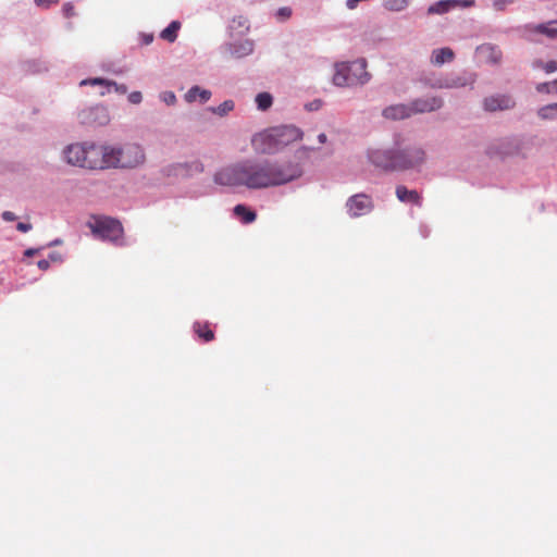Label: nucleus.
Returning <instances> with one entry per match:
<instances>
[{
  "label": "nucleus",
  "mask_w": 557,
  "mask_h": 557,
  "mask_svg": "<svg viewBox=\"0 0 557 557\" xmlns=\"http://www.w3.org/2000/svg\"><path fill=\"white\" fill-rule=\"evenodd\" d=\"M309 148L302 147L296 152L295 160L284 162H239L220 170L215 173L214 181L224 186L243 185L250 189L285 185L302 176V162L309 157Z\"/></svg>",
  "instance_id": "nucleus-1"
},
{
  "label": "nucleus",
  "mask_w": 557,
  "mask_h": 557,
  "mask_svg": "<svg viewBox=\"0 0 557 557\" xmlns=\"http://www.w3.org/2000/svg\"><path fill=\"white\" fill-rule=\"evenodd\" d=\"M100 170L133 169L145 161L143 148L136 144H126L122 147L100 146Z\"/></svg>",
  "instance_id": "nucleus-2"
},
{
  "label": "nucleus",
  "mask_w": 557,
  "mask_h": 557,
  "mask_svg": "<svg viewBox=\"0 0 557 557\" xmlns=\"http://www.w3.org/2000/svg\"><path fill=\"white\" fill-rule=\"evenodd\" d=\"M370 79L366 60L341 62L335 65L333 83L338 87L363 85Z\"/></svg>",
  "instance_id": "nucleus-3"
},
{
  "label": "nucleus",
  "mask_w": 557,
  "mask_h": 557,
  "mask_svg": "<svg viewBox=\"0 0 557 557\" xmlns=\"http://www.w3.org/2000/svg\"><path fill=\"white\" fill-rule=\"evenodd\" d=\"M100 146L95 144H73L64 149L69 164L89 170H100Z\"/></svg>",
  "instance_id": "nucleus-4"
},
{
  "label": "nucleus",
  "mask_w": 557,
  "mask_h": 557,
  "mask_svg": "<svg viewBox=\"0 0 557 557\" xmlns=\"http://www.w3.org/2000/svg\"><path fill=\"white\" fill-rule=\"evenodd\" d=\"M88 226L97 237L121 244L124 230L120 221L109 216H98L92 222H88Z\"/></svg>",
  "instance_id": "nucleus-5"
},
{
  "label": "nucleus",
  "mask_w": 557,
  "mask_h": 557,
  "mask_svg": "<svg viewBox=\"0 0 557 557\" xmlns=\"http://www.w3.org/2000/svg\"><path fill=\"white\" fill-rule=\"evenodd\" d=\"M395 161L398 163H404L399 168L395 169V171H404L408 169L416 168L423 163L425 153L419 147H408L405 149H394Z\"/></svg>",
  "instance_id": "nucleus-6"
},
{
  "label": "nucleus",
  "mask_w": 557,
  "mask_h": 557,
  "mask_svg": "<svg viewBox=\"0 0 557 557\" xmlns=\"http://www.w3.org/2000/svg\"><path fill=\"white\" fill-rule=\"evenodd\" d=\"M374 208L372 198L367 194H356L346 201V209L350 218H360L370 213Z\"/></svg>",
  "instance_id": "nucleus-7"
},
{
  "label": "nucleus",
  "mask_w": 557,
  "mask_h": 557,
  "mask_svg": "<svg viewBox=\"0 0 557 557\" xmlns=\"http://www.w3.org/2000/svg\"><path fill=\"white\" fill-rule=\"evenodd\" d=\"M369 161L383 171H395L404 165L395 161L394 149H373L368 152Z\"/></svg>",
  "instance_id": "nucleus-8"
},
{
  "label": "nucleus",
  "mask_w": 557,
  "mask_h": 557,
  "mask_svg": "<svg viewBox=\"0 0 557 557\" xmlns=\"http://www.w3.org/2000/svg\"><path fill=\"white\" fill-rule=\"evenodd\" d=\"M270 131L272 133V138H274L278 146V149H282L285 146L299 140L302 137V132L292 125L274 127Z\"/></svg>",
  "instance_id": "nucleus-9"
},
{
  "label": "nucleus",
  "mask_w": 557,
  "mask_h": 557,
  "mask_svg": "<svg viewBox=\"0 0 557 557\" xmlns=\"http://www.w3.org/2000/svg\"><path fill=\"white\" fill-rule=\"evenodd\" d=\"M251 145L255 151L263 154H271L280 150L270 129L255 135Z\"/></svg>",
  "instance_id": "nucleus-10"
},
{
  "label": "nucleus",
  "mask_w": 557,
  "mask_h": 557,
  "mask_svg": "<svg viewBox=\"0 0 557 557\" xmlns=\"http://www.w3.org/2000/svg\"><path fill=\"white\" fill-rule=\"evenodd\" d=\"M516 102L509 95H495L486 97L483 101L484 109L488 112L510 110Z\"/></svg>",
  "instance_id": "nucleus-11"
},
{
  "label": "nucleus",
  "mask_w": 557,
  "mask_h": 557,
  "mask_svg": "<svg viewBox=\"0 0 557 557\" xmlns=\"http://www.w3.org/2000/svg\"><path fill=\"white\" fill-rule=\"evenodd\" d=\"M443 106V100L438 97H428L425 99H416L409 107L412 110V114L432 112L440 109Z\"/></svg>",
  "instance_id": "nucleus-12"
},
{
  "label": "nucleus",
  "mask_w": 557,
  "mask_h": 557,
  "mask_svg": "<svg viewBox=\"0 0 557 557\" xmlns=\"http://www.w3.org/2000/svg\"><path fill=\"white\" fill-rule=\"evenodd\" d=\"M476 53L481 60L487 63L497 64L502 60V51L498 47L491 44H484L476 48Z\"/></svg>",
  "instance_id": "nucleus-13"
},
{
  "label": "nucleus",
  "mask_w": 557,
  "mask_h": 557,
  "mask_svg": "<svg viewBox=\"0 0 557 557\" xmlns=\"http://www.w3.org/2000/svg\"><path fill=\"white\" fill-rule=\"evenodd\" d=\"M383 115L391 120H401L412 115V110L407 104H394L383 110Z\"/></svg>",
  "instance_id": "nucleus-14"
},
{
  "label": "nucleus",
  "mask_w": 557,
  "mask_h": 557,
  "mask_svg": "<svg viewBox=\"0 0 557 557\" xmlns=\"http://www.w3.org/2000/svg\"><path fill=\"white\" fill-rule=\"evenodd\" d=\"M396 197L401 202L413 203L419 207L422 205L421 195L417 190H410L404 185H398L396 187Z\"/></svg>",
  "instance_id": "nucleus-15"
},
{
  "label": "nucleus",
  "mask_w": 557,
  "mask_h": 557,
  "mask_svg": "<svg viewBox=\"0 0 557 557\" xmlns=\"http://www.w3.org/2000/svg\"><path fill=\"white\" fill-rule=\"evenodd\" d=\"M455 53L450 48H441L432 52L431 63L434 65H442L446 62H451Z\"/></svg>",
  "instance_id": "nucleus-16"
},
{
  "label": "nucleus",
  "mask_w": 557,
  "mask_h": 557,
  "mask_svg": "<svg viewBox=\"0 0 557 557\" xmlns=\"http://www.w3.org/2000/svg\"><path fill=\"white\" fill-rule=\"evenodd\" d=\"M198 98L200 102L205 103L211 98V91L207 89H201L198 86H194L185 94V100L187 102H194Z\"/></svg>",
  "instance_id": "nucleus-17"
},
{
  "label": "nucleus",
  "mask_w": 557,
  "mask_h": 557,
  "mask_svg": "<svg viewBox=\"0 0 557 557\" xmlns=\"http://www.w3.org/2000/svg\"><path fill=\"white\" fill-rule=\"evenodd\" d=\"M173 170L175 175H189L194 172H202L203 165L199 161H193L191 163H178Z\"/></svg>",
  "instance_id": "nucleus-18"
},
{
  "label": "nucleus",
  "mask_w": 557,
  "mask_h": 557,
  "mask_svg": "<svg viewBox=\"0 0 557 557\" xmlns=\"http://www.w3.org/2000/svg\"><path fill=\"white\" fill-rule=\"evenodd\" d=\"M193 330L197 336L206 343L214 339V332L210 329L207 322H195Z\"/></svg>",
  "instance_id": "nucleus-19"
},
{
  "label": "nucleus",
  "mask_w": 557,
  "mask_h": 557,
  "mask_svg": "<svg viewBox=\"0 0 557 557\" xmlns=\"http://www.w3.org/2000/svg\"><path fill=\"white\" fill-rule=\"evenodd\" d=\"M458 3V0H441L429 7L428 14H444Z\"/></svg>",
  "instance_id": "nucleus-20"
},
{
  "label": "nucleus",
  "mask_w": 557,
  "mask_h": 557,
  "mask_svg": "<svg viewBox=\"0 0 557 557\" xmlns=\"http://www.w3.org/2000/svg\"><path fill=\"white\" fill-rule=\"evenodd\" d=\"M234 214L239 218L244 223L248 224L256 220L257 214L255 211L248 209L244 205H237L234 208Z\"/></svg>",
  "instance_id": "nucleus-21"
},
{
  "label": "nucleus",
  "mask_w": 557,
  "mask_h": 557,
  "mask_svg": "<svg viewBox=\"0 0 557 557\" xmlns=\"http://www.w3.org/2000/svg\"><path fill=\"white\" fill-rule=\"evenodd\" d=\"M532 30L554 39L557 37V21L548 22L546 24H539L534 26Z\"/></svg>",
  "instance_id": "nucleus-22"
},
{
  "label": "nucleus",
  "mask_w": 557,
  "mask_h": 557,
  "mask_svg": "<svg viewBox=\"0 0 557 557\" xmlns=\"http://www.w3.org/2000/svg\"><path fill=\"white\" fill-rule=\"evenodd\" d=\"M180 28H181V23L177 21H173L172 23H170V25L166 28H164L161 32L160 37L163 40L173 42L177 38V32Z\"/></svg>",
  "instance_id": "nucleus-23"
},
{
  "label": "nucleus",
  "mask_w": 557,
  "mask_h": 557,
  "mask_svg": "<svg viewBox=\"0 0 557 557\" xmlns=\"http://www.w3.org/2000/svg\"><path fill=\"white\" fill-rule=\"evenodd\" d=\"M81 84L82 85H87V84H90V85H106L108 87L113 86L115 88V90L117 92H120V94H125L127 91L126 86H124V85L119 86L116 83L111 82V81H107V79H103V78L85 79Z\"/></svg>",
  "instance_id": "nucleus-24"
},
{
  "label": "nucleus",
  "mask_w": 557,
  "mask_h": 557,
  "mask_svg": "<svg viewBox=\"0 0 557 557\" xmlns=\"http://www.w3.org/2000/svg\"><path fill=\"white\" fill-rule=\"evenodd\" d=\"M537 115L542 120H554L557 119V102L544 106L539 109Z\"/></svg>",
  "instance_id": "nucleus-25"
},
{
  "label": "nucleus",
  "mask_w": 557,
  "mask_h": 557,
  "mask_svg": "<svg viewBox=\"0 0 557 557\" xmlns=\"http://www.w3.org/2000/svg\"><path fill=\"white\" fill-rule=\"evenodd\" d=\"M256 103L259 110L265 111L272 106L273 98L269 92H260L256 97Z\"/></svg>",
  "instance_id": "nucleus-26"
},
{
  "label": "nucleus",
  "mask_w": 557,
  "mask_h": 557,
  "mask_svg": "<svg viewBox=\"0 0 557 557\" xmlns=\"http://www.w3.org/2000/svg\"><path fill=\"white\" fill-rule=\"evenodd\" d=\"M408 5V0H384V7L389 11H403Z\"/></svg>",
  "instance_id": "nucleus-27"
},
{
  "label": "nucleus",
  "mask_w": 557,
  "mask_h": 557,
  "mask_svg": "<svg viewBox=\"0 0 557 557\" xmlns=\"http://www.w3.org/2000/svg\"><path fill=\"white\" fill-rule=\"evenodd\" d=\"M234 107L235 104L233 100H225L223 103H221L216 108H212L211 110L213 113L223 116L226 115L228 112L233 111Z\"/></svg>",
  "instance_id": "nucleus-28"
},
{
  "label": "nucleus",
  "mask_w": 557,
  "mask_h": 557,
  "mask_svg": "<svg viewBox=\"0 0 557 557\" xmlns=\"http://www.w3.org/2000/svg\"><path fill=\"white\" fill-rule=\"evenodd\" d=\"M231 28L237 29L240 33L244 30H248L249 24H248L247 17H245V16L234 17L232 20Z\"/></svg>",
  "instance_id": "nucleus-29"
},
{
  "label": "nucleus",
  "mask_w": 557,
  "mask_h": 557,
  "mask_svg": "<svg viewBox=\"0 0 557 557\" xmlns=\"http://www.w3.org/2000/svg\"><path fill=\"white\" fill-rule=\"evenodd\" d=\"M534 67H542L546 73H553L557 71V62L548 61L546 63H543L542 61H535Z\"/></svg>",
  "instance_id": "nucleus-30"
},
{
  "label": "nucleus",
  "mask_w": 557,
  "mask_h": 557,
  "mask_svg": "<svg viewBox=\"0 0 557 557\" xmlns=\"http://www.w3.org/2000/svg\"><path fill=\"white\" fill-rule=\"evenodd\" d=\"M240 49L242 51H235V53L237 54V57H242V55H246V54H249L252 52V42L249 41V40H245L242 45H240Z\"/></svg>",
  "instance_id": "nucleus-31"
},
{
  "label": "nucleus",
  "mask_w": 557,
  "mask_h": 557,
  "mask_svg": "<svg viewBox=\"0 0 557 557\" xmlns=\"http://www.w3.org/2000/svg\"><path fill=\"white\" fill-rule=\"evenodd\" d=\"M62 13H63L64 17H66V18L73 17L75 15V8H74L73 3H71V2L64 3L62 7Z\"/></svg>",
  "instance_id": "nucleus-32"
},
{
  "label": "nucleus",
  "mask_w": 557,
  "mask_h": 557,
  "mask_svg": "<svg viewBox=\"0 0 557 557\" xmlns=\"http://www.w3.org/2000/svg\"><path fill=\"white\" fill-rule=\"evenodd\" d=\"M161 99L168 104V106H172L176 102V96L174 92L172 91H164L162 95H161Z\"/></svg>",
  "instance_id": "nucleus-33"
},
{
  "label": "nucleus",
  "mask_w": 557,
  "mask_h": 557,
  "mask_svg": "<svg viewBox=\"0 0 557 557\" xmlns=\"http://www.w3.org/2000/svg\"><path fill=\"white\" fill-rule=\"evenodd\" d=\"M276 16L283 21L288 20L292 16V9L288 7L280 8Z\"/></svg>",
  "instance_id": "nucleus-34"
},
{
  "label": "nucleus",
  "mask_w": 557,
  "mask_h": 557,
  "mask_svg": "<svg viewBox=\"0 0 557 557\" xmlns=\"http://www.w3.org/2000/svg\"><path fill=\"white\" fill-rule=\"evenodd\" d=\"M60 0H34L35 4L39 8H44V9H47L49 8L51 4H57L59 3Z\"/></svg>",
  "instance_id": "nucleus-35"
},
{
  "label": "nucleus",
  "mask_w": 557,
  "mask_h": 557,
  "mask_svg": "<svg viewBox=\"0 0 557 557\" xmlns=\"http://www.w3.org/2000/svg\"><path fill=\"white\" fill-rule=\"evenodd\" d=\"M128 100L131 103L138 104L143 100V96L140 91H133L128 95Z\"/></svg>",
  "instance_id": "nucleus-36"
},
{
  "label": "nucleus",
  "mask_w": 557,
  "mask_h": 557,
  "mask_svg": "<svg viewBox=\"0 0 557 557\" xmlns=\"http://www.w3.org/2000/svg\"><path fill=\"white\" fill-rule=\"evenodd\" d=\"M539 92H552L553 86L549 83H541L536 86Z\"/></svg>",
  "instance_id": "nucleus-37"
},
{
  "label": "nucleus",
  "mask_w": 557,
  "mask_h": 557,
  "mask_svg": "<svg viewBox=\"0 0 557 557\" xmlns=\"http://www.w3.org/2000/svg\"><path fill=\"white\" fill-rule=\"evenodd\" d=\"M513 0H495L494 1V8L496 10H504V8L506 7V4L508 3H512Z\"/></svg>",
  "instance_id": "nucleus-38"
},
{
  "label": "nucleus",
  "mask_w": 557,
  "mask_h": 557,
  "mask_svg": "<svg viewBox=\"0 0 557 557\" xmlns=\"http://www.w3.org/2000/svg\"><path fill=\"white\" fill-rule=\"evenodd\" d=\"M2 219H3L4 221H7V222H13V221H15L17 218H16V215H15L13 212H11V211H4V212H2Z\"/></svg>",
  "instance_id": "nucleus-39"
},
{
  "label": "nucleus",
  "mask_w": 557,
  "mask_h": 557,
  "mask_svg": "<svg viewBox=\"0 0 557 557\" xmlns=\"http://www.w3.org/2000/svg\"><path fill=\"white\" fill-rule=\"evenodd\" d=\"M16 228L20 232L26 233L32 228V225L29 223L18 222Z\"/></svg>",
  "instance_id": "nucleus-40"
},
{
  "label": "nucleus",
  "mask_w": 557,
  "mask_h": 557,
  "mask_svg": "<svg viewBox=\"0 0 557 557\" xmlns=\"http://www.w3.org/2000/svg\"><path fill=\"white\" fill-rule=\"evenodd\" d=\"M37 265H38V268H39L40 270L46 271V270H48V269H49L50 263H49V261H48V260L42 259V260H39V261H38Z\"/></svg>",
  "instance_id": "nucleus-41"
},
{
  "label": "nucleus",
  "mask_w": 557,
  "mask_h": 557,
  "mask_svg": "<svg viewBox=\"0 0 557 557\" xmlns=\"http://www.w3.org/2000/svg\"><path fill=\"white\" fill-rule=\"evenodd\" d=\"M322 102L320 100H315L307 106L308 110L313 111L318 110L321 107Z\"/></svg>",
  "instance_id": "nucleus-42"
},
{
  "label": "nucleus",
  "mask_w": 557,
  "mask_h": 557,
  "mask_svg": "<svg viewBox=\"0 0 557 557\" xmlns=\"http://www.w3.org/2000/svg\"><path fill=\"white\" fill-rule=\"evenodd\" d=\"M153 40V36L150 34V35H144V44L145 45H149L151 44Z\"/></svg>",
  "instance_id": "nucleus-43"
},
{
  "label": "nucleus",
  "mask_w": 557,
  "mask_h": 557,
  "mask_svg": "<svg viewBox=\"0 0 557 557\" xmlns=\"http://www.w3.org/2000/svg\"><path fill=\"white\" fill-rule=\"evenodd\" d=\"M36 252H37V250H36V249H34V248H29V249H27V250L25 251V256H26V257H32V256H34Z\"/></svg>",
  "instance_id": "nucleus-44"
},
{
  "label": "nucleus",
  "mask_w": 557,
  "mask_h": 557,
  "mask_svg": "<svg viewBox=\"0 0 557 557\" xmlns=\"http://www.w3.org/2000/svg\"><path fill=\"white\" fill-rule=\"evenodd\" d=\"M318 140L320 144H324L326 141V135L324 133L320 134Z\"/></svg>",
  "instance_id": "nucleus-45"
},
{
  "label": "nucleus",
  "mask_w": 557,
  "mask_h": 557,
  "mask_svg": "<svg viewBox=\"0 0 557 557\" xmlns=\"http://www.w3.org/2000/svg\"><path fill=\"white\" fill-rule=\"evenodd\" d=\"M553 86V92L557 94V79L552 83Z\"/></svg>",
  "instance_id": "nucleus-46"
},
{
  "label": "nucleus",
  "mask_w": 557,
  "mask_h": 557,
  "mask_svg": "<svg viewBox=\"0 0 557 557\" xmlns=\"http://www.w3.org/2000/svg\"><path fill=\"white\" fill-rule=\"evenodd\" d=\"M472 3H473V1H472V0H467V1H465L462 4H463L465 7H470V5H472Z\"/></svg>",
  "instance_id": "nucleus-47"
},
{
  "label": "nucleus",
  "mask_w": 557,
  "mask_h": 557,
  "mask_svg": "<svg viewBox=\"0 0 557 557\" xmlns=\"http://www.w3.org/2000/svg\"><path fill=\"white\" fill-rule=\"evenodd\" d=\"M440 88H443V87H450V85L446 84V85H438Z\"/></svg>",
  "instance_id": "nucleus-48"
},
{
  "label": "nucleus",
  "mask_w": 557,
  "mask_h": 557,
  "mask_svg": "<svg viewBox=\"0 0 557 557\" xmlns=\"http://www.w3.org/2000/svg\"><path fill=\"white\" fill-rule=\"evenodd\" d=\"M95 111H101V112H103L104 110H103V109H101V108H96V109H95Z\"/></svg>",
  "instance_id": "nucleus-49"
}]
</instances>
